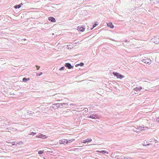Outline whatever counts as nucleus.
<instances>
[{"label":"nucleus","instance_id":"nucleus-1","mask_svg":"<svg viewBox=\"0 0 159 159\" xmlns=\"http://www.w3.org/2000/svg\"><path fill=\"white\" fill-rule=\"evenodd\" d=\"M89 113L87 116L88 117L94 119H98L99 118V116L95 114L94 111L89 112Z\"/></svg>","mask_w":159,"mask_h":159},{"label":"nucleus","instance_id":"nucleus-18","mask_svg":"<svg viewBox=\"0 0 159 159\" xmlns=\"http://www.w3.org/2000/svg\"><path fill=\"white\" fill-rule=\"evenodd\" d=\"M121 158H120V159H128L129 158H130L131 159H132L131 158H129V157H124L121 156Z\"/></svg>","mask_w":159,"mask_h":159},{"label":"nucleus","instance_id":"nucleus-13","mask_svg":"<svg viewBox=\"0 0 159 159\" xmlns=\"http://www.w3.org/2000/svg\"><path fill=\"white\" fill-rule=\"evenodd\" d=\"M145 128L143 126H139V129L140 131L142 130H145Z\"/></svg>","mask_w":159,"mask_h":159},{"label":"nucleus","instance_id":"nucleus-5","mask_svg":"<svg viewBox=\"0 0 159 159\" xmlns=\"http://www.w3.org/2000/svg\"><path fill=\"white\" fill-rule=\"evenodd\" d=\"M67 105V104L66 103H56L53 104V105L56 106L57 108L60 107L61 108H63L64 107L63 105Z\"/></svg>","mask_w":159,"mask_h":159},{"label":"nucleus","instance_id":"nucleus-25","mask_svg":"<svg viewBox=\"0 0 159 159\" xmlns=\"http://www.w3.org/2000/svg\"><path fill=\"white\" fill-rule=\"evenodd\" d=\"M50 108H52L53 109H56L57 108V107H56L53 106H52V107H50Z\"/></svg>","mask_w":159,"mask_h":159},{"label":"nucleus","instance_id":"nucleus-26","mask_svg":"<svg viewBox=\"0 0 159 159\" xmlns=\"http://www.w3.org/2000/svg\"><path fill=\"white\" fill-rule=\"evenodd\" d=\"M74 140V139H70V140H66V143L67 144V143L69 142L68 141H71V140Z\"/></svg>","mask_w":159,"mask_h":159},{"label":"nucleus","instance_id":"nucleus-33","mask_svg":"<svg viewBox=\"0 0 159 159\" xmlns=\"http://www.w3.org/2000/svg\"><path fill=\"white\" fill-rule=\"evenodd\" d=\"M11 129H12V130L13 131H16V129H14V128H12Z\"/></svg>","mask_w":159,"mask_h":159},{"label":"nucleus","instance_id":"nucleus-7","mask_svg":"<svg viewBox=\"0 0 159 159\" xmlns=\"http://www.w3.org/2000/svg\"><path fill=\"white\" fill-rule=\"evenodd\" d=\"M65 66L68 69H70L73 68V66H71L70 63H66L65 65Z\"/></svg>","mask_w":159,"mask_h":159},{"label":"nucleus","instance_id":"nucleus-17","mask_svg":"<svg viewBox=\"0 0 159 159\" xmlns=\"http://www.w3.org/2000/svg\"><path fill=\"white\" fill-rule=\"evenodd\" d=\"M30 80V78H24L23 79L22 81L24 82H26L27 81L29 80Z\"/></svg>","mask_w":159,"mask_h":159},{"label":"nucleus","instance_id":"nucleus-40","mask_svg":"<svg viewBox=\"0 0 159 159\" xmlns=\"http://www.w3.org/2000/svg\"><path fill=\"white\" fill-rule=\"evenodd\" d=\"M155 141L156 142H158L156 140H155Z\"/></svg>","mask_w":159,"mask_h":159},{"label":"nucleus","instance_id":"nucleus-4","mask_svg":"<svg viewBox=\"0 0 159 159\" xmlns=\"http://www.w3.org/2000/svg\"><path fill=\"white\" fill-rule=\"evenodd\" d=\"M113 74L114 75L116 76L117 78H119L120 79H122L123 78H124L125 76H124L121 75L119 73L115 72H113Z\"/></svg>","mask_w":159,"mask_h":159},{"label":"nucleus","instance_id":"nucleus-29","mask_svg":"<svg viewBox=\"0 0 159 159\" xmlns=\"http://www.w3.org/2000/svg\"><path fill=\"white\" fill-rule=\"evenodd\" d=\"M43 74V73L42 72H41L40 73V74H37V76H40V75H42Z\"/></svg>","mask_w":159,"mask_h":159},{"label":"nucleus","instance_id":"nucleus-28","mask_svg":"<svg viewBox=\"0 0 159 159\" xmlns=\"http://www.w3.org/2000/svg\"><path fill=\"white\" fill-rule=\"evenodd\" d=\"M155 139H150V142H155Z\"/></svg>","mask_w":159,"mask_h":159},{"label":"nucleus","instance_id":"nucleus-24","mask_svg":"<svg viewBox=\"0 0 159 159\" xmlns=\"http://www.w3.org/2000/svg\"><path fill=\"white\" fill-rule=\"evenodd\" d=\"M38 153L39 154H42L43 153V151H39L38 152Z\"/></svg>","mask_w":159,"mask_h":159},{"label":"nucleus","instance_id":"nucleus-2","mask_svg":"<svg viewBox=\"0 0 159 159\" xmlns=\"http://www.w3.org/2000/svg\"><path fill=\"white\" fill-rule=\"evenodd\" d=\"M151 41L156 44L159 43V36H156L154 38H152L151 39Z\"/></svg>","mask_w":159,"mask_h":159},{"label":"nucleus","instance_id":"nucleus-23","mask_svg":"<svg viewBox=\"0 0 159 159\" xmlns=\"http://www.w3.org/2000/svg\"><path fill=\"white\" fill-rule=\"evenodd\" d=\"M65 69V67L64 66L60 68L59 69V70L61 71L64 70Z\"/></svg>","mask_w":159,"mask_h":159},{"label":"nucleus","instance_id":"nucleus-3","mask_svg":"<svg viewBox=\"0 0 159 159\" xmlns=\"http://www.w3.org/2000/svg\"><path fill=\"white\" fill-rule=\"evenodd\" d=\"M141 60L143 61L144 63H145L146 64H150L151 63V60L148 58L147 57H144V58H142Z\"/></svg>","mask_w":159,"mask_h":159},{"label":"nucleus","instance_id":"nucleus-9","mask_svg":"<svg viewBox=\"0 0 159 159\" xmlns=\"http://www.w3.org/2000/svg\"><path fill=\"white\" fill-rule=\"evenodd\" d=\"M107 25L108 27H109L111 29H113L114 28V26L111 22L107 23Z\"/></svg>","mask_w":159,"mask_h":159},{"label":"nucleus","instance_id":"nucleus-15","mask_svg":"<svg viewBox=\"0 0 159 159\" xmlns=\"http://www.w3.org/2000/svg\"><path fill=\"white\" fill-rule=\"evenodd\" d=\"M142 89L141 87H136L134 88V90L135 91H140Z\"/></svg>","mask_w":159,"mask_h":159},{"label":"nucleus","instance_id":"nucleus-20","mask_svg":"<svg viewBox=\"0 0 159 159\" xmlns=\"http://www.w3.org/2000/svg\"><path fill=\"white\" fill-rule=\"evenodd\" d=\"M144 79H142V81H143V84H149V83L148 82H147L146 81H145L144 80Z\"/></svg>","mask_w":159,"mask_h":159},{"label":"nucleus","instance_id":"nucleus-41","mask_svg":"<svg viewBox=\"0 0 159 159\" xmlns=\"http://www.w3.org/2000/svg\"><path fill=\"white\" fill-rule=\"evenodd\" d=\"M93 28H93H93H91V30H92Z\"/></svg>","mask_w":159,"mask_h":159},{"label":"nucleus","instance_id":"nucleus-37","mask_svg":"<svg viewBox=\"0 0 159 159\" xmlns=\"http://www.w3.org/2000/svg\"><path fill=\"white\" fill-rule=\"evenodd\" d=\"M75 105V104H72H72H70V106H71V105H73V106H74V105Z\"/></svg>","mask_w":159,"mask_h":159},{"label":"nucleus","instance_id":"nucleus-19","mask_svg":"<svg viewBox=\"0 0 159 159\" xmlns=\"http://www.w3.org/2000/svg\"><path fill=\"white\" fill-rule=\"evenodd\" d=\"M84 63L83 62H81L80 64H76L75 65L76 67H77L79 66H82L84 65Z\"/></svg>","mask_w":159,"mask_h":159},{"label":"nucleus","instance_id":"nucleus-21","mask_svg":"<svg viewBox=\"0 0 159 159\" xmlns=\"http://www.w3.org/2000/svg\"><path fill=\"white\" fill-rule=\"evenodd\" d=\"M21 7V5H16L14 7L16 9L19 8H20Z\"/></svg>","mask_w":159,"mask_h":159},{"label":"nucleus","instance_id":"nucleus-8","mask_svg":"<svg viewBox=\"0 0 159 159\" xmlns=\"http://www.w3.org/2000/svg\"><path fill=\"white\" fill-rule=\"evenodd\" d=\"M132 129L134 131L137 133H140V131L139 130V131H137V129H139V126H137V127L136 128H135V127H132Z\"/></svg>","mask_w":159,"mask_h":159},{"label":"nucleus","instance_id":"nucleus-45","mask_svg":"<svg viewBox=\"0 0 159 159\" xmlns=\"http://www.w3.org/2000/svg\"><path fill=\"white\" fill-rule=\"evenodd\" d=\"M32 131V129H31V130H30V131Z\"/></svg>","mask_w":159,"mask_h":159},{"label":"nucleus","instance_id":"nucleus-35","mask_svg":"<svg viewBox=\"0 0 159 159\" xmlns=\"http://www.w3.org/2000/svg\"><path fill=\"white\" fill-rule=\"evenodd\" d=\"M9 129H7V130H6L7 131H8L9 132H11L9 130Z\"/></svg>","mask_w":159,"mask_h":159},{"label":"nucleus","instance_id":"nucleus-38","mask_svg":"<svg viewBox=\"0 0 159 159\" xmlns=\"http://www.w3.org/2000/svg\"><path fill=\"white\" fill-rule=\"evenodd\" d=\"M19 5H21V6L23 5L22 3H21L20 4H19Z\"/></svg>","mask_w":159,"mask_h":159},{"label":"nucleus","instance_id":"nucleus-39","mask_svg":"<svg viewBox=\"0 0 159 159\" xmlns=\"http://www.w3.org/2000/svg\"><path fill=\"white\" fill-rule=\"evenodd\" d=\"M150 144L148 143V144H147L146 145H147V146H148V145H149Z\"/></svg>","mask_w":159,"mask_h":159},{"label":"nucleus","instance_id":"nucleus-43","mask_svg":"<svg viewBox=\"0 0 159 159\" xmlns=\"http://www.w3.org/2000/svg\"><path fill=\"white\" fill-rule=\"evenodd\" d=\"M12 145H15V144H13Z\"/></svg>","mask_w":159,"mask_h":159},{"label":"nucleus","instance_id":"nucleus-16","mask_svg":"<svg viewBox=\"0 0 159 159\" xmlns=\"http://www.w3.org/2000/svg\"><path fill=\"white\" fill-rule=\"evenodd\" d=\"M98 152L100 153H102V154H105V153H106L107 154L108 153V152H107V151H105L104 150H102L101 151H99Z\"/></svg>","mask_w":159,"mask_h":159},{"label":"nucleus","instance_id":"nucleus-27","mask_svg":"<svg viewBox=\"0 0 159 159\" xmlns=\"http://www.w3.org/2000/svg\"><path fill=\"white\" fill-rule=\"evenodd\" d=\"M84 111H88V109L86 108H85L84 109Z\"/></svg>","mask_w":159,"mask_h":159},{"label":"nucleus","instance_id":"nucleus-44","mask_svg":"<svg viewBox=\"0 0 159 159\" xmlns=\"http://www.w3.org/2000/svg\"><path fill=\"white\" fill-rule=\"evenodd\" d=\"M36 10H38V9H36Z\"/></svg>","mask_w":159,"mask_h":159},{"label":"nucleus","instance_id":"nucleus-10","mask_svg":"<svg viewBox=\"0 0 159 159\" xmlns=\"http://www.w3.org/2000/svg\"><path fill=\"white\" fill-rule=\"evenodd\" d=\"M84 28L83 27L78 26L77 30L83 32L84 30Z\"/></svg>","mask_w":159,"mask_h":159},{"label":"nucleus","instance_id":"nucleus-34","mask_svg":"<svg viewBox=\"0 0 159 159\" xmlns=\"http://www.w3.org/2000/svg\"><path fill=\"white\" fill-rule=\"evenodd\" d=\"M36 66L37 68V70H38L39 68L40 67H38L37 65H36Z\"/></svg>","mask_w":159,"mask_h":159},{"label":"nucleus","instance_id":"nucleus-42","mask_svg":"<svg viewBox=\"0 0 159 159\" xmlns=\"http://www.w3.org/2000/svg\"><path fill=\"white\" fill-rule=\"evenodd\" d=\"M91 107H93V105H92V106H91Z\"/></svg>","mask_w":159,"mask_h":159},{"label":"nucleus","instance_id":"nucleus-11","mask_svg":"<svg viewBox=\"0 0 159 159\" xmlns=\"http://www.w3.org/2000/svg\"><path fill=\"white\" fill-rule=\"evenodd\" d=\"M48 20H50L51 22H55L56 20L55 19L52 17H50L48 18Z\"/></svg>","mask_w":159,"mask_h":159},{"label":"nucleus","instance_id":"nucleus-31","mask_svg":"<svg viewBox=\"0 0 159 159\" xmlns=\"http://www.w3.org/2000/svg\"><path fill=\"white\" fill-rule=\"evenodd\" d=\"M30 115H32L33 114H34V112H32L31 111H30V113L28 112Z\"/></svg>","mask_w":159,"mask_h":159},{"label":"nucleus","instance_id":"nucleus-12","mask_svg":"<svg viewBox=\"0 0 159 159\" xmlns=\"http://www.w3.org/2000/svg\"><path fill=\"white\" fill-rule=\"evenodd\" d=\"M92 141V139H87L86 140H83V141L82 142V143H85L86 142H89Z\"/></svg>","mask_w":159,"mask_h":159},{"label":"nucleus","instance_id":"nucleus-30","mask_svg":"<svg viewBox=\"0 0 159 159\" xmlns=\"http://www.w3.org/2000/svg\"><path fill=\"white\" fill-rule=\"evenodd\" d=\"M97 25V24H94L93 25V28H94L96 27Z\"/></svg>","mask_w":159,"mask_h":159},{"label":"nucleus","instance_id":"nucleus-6","mask_svg":"<svg viewBox=\"0 0 159 159\" xmlns=\"http://www.w3.org/2000/svg\"><path fill=\"white\" fill-rule=\"evenodd\" d=\"M36 138H42L43 139H45L47 137L44 135H43L42 134H39L38 135L36 136Z\"/></svg>","mask_w":159,"mask_h":159},{"label":"nucleus","instance_id":"nucleus-36","mask_svg":"<svg viewBox=\"0 0 159 159\" xmlns=\"http://www.w3.org/2000/svg\"><path fill=\"white\" fill-rule=\"evenodd\" d=\"M69 45H67V48L68 49H69V48H70L71 49V48H70L69 47Z\"/></svg>","mask_w":159,"mask_h":159},{"label":"nucleus","instance_id":"nucleus-22","mask_svg":"<svg viewBox=\"0 0 159 159\" xmlns=\"http://www.w3.org/2000/svg\"><path fill=\"white\" fill-rule=\"evenodd\" d=\"M36 133L34 132H32L30 134H29V135H32L33 136L36 134Z\"/></svg>","mask_w":159,"mask_h":159},{"label":"nucleus","instance_id":"nucleus-14","mask_svg":"<svg viewBox=\"0 0 159 159\" xmlns=\"http://www.w3.org/2000/svg\"><path fill=\"white\" fill-rule=\"evenodd\" d=\"M66 140L65 139H63L62 140H60L59 141V143L60 144H64V143L66 142Z\"/></svg>","mask_w":159,"mask_h":159},{"label":"nucleus","instance_id":"nucleus-32","mask_svg":"<svg viewBox=\"0 0 159 159\" xmlns=\"http://www.w3.org/2000/svg\"><path fill=\"white\" fill-rule=\"evenodd\" d=\"M157 121L159 122V117L157 118L156 119Z\"/></svg>","mask_w":159,"mask_h":159}]
</instances>
